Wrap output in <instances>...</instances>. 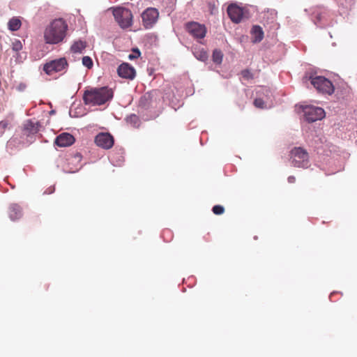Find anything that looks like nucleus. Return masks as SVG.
Returning a JSON list of instances; mask_svg holds the SVG:
<instances>
[{"label": "nucleus", "mask_w": 357, "mask_h": 357, "mask_svg": "<svg viewBox=\"0 0 357 357\" xmlns=\"http://www.w3.org/2000/svg\"><path fill=\"white\" fill-rule=\"evenodd\" d=\"M68 25L61 18L54 20L44 31L46 43L55 45L62 42L66 37Z\"/></svg>", "instance_id": "obj_1"}, {"label": "nucleus", "mask_w": 357, "mask_h": 357, "mask_svg": "<svg viewBox=\"0 0 357 357\" xmlns=\"http://www.w3.org/2000/svg\"><path fill=\"white\" fill-rule=\"evenodd\" d=\"M113 98V91L107 87H91L86 89L83 95L85 105H102Z\"/></svg>", "instance_id": "obj_2"}, {"label": "nucleus", "mask_w": 357, "mask_h": 357, "mask_svg": "<svg viewBox=\"0 0 357 357\" xmlns=\"http://www.w3.org/2000/svg\"><path fill=\"white\" fill-rule=\"evenodd\" d=\"M113 15L122 29L128 28L132 25V14L129 9L123 7L114 8Z\"/></svg>", "instance_id": "obj_3"}, {"label": "nucleus", "mask_w": 357, "mask_h": 357, "mask_svg": "<svg viewBox=\"0 0 357 357\" xmlns=\"http://www.w3.org/2000/svg\"><path fill=\"white\" fill-rule=\"evenodd\" d=\"M310 80L318 92L331 95L334 92L332 82L323 76H310Z\"/></svg>", "instance_id": "obj_4"}, {"label": "nucleus", "mask_w": 357, "mask_h": 357, "mask_svg": "<svg viewBox=\"0 0 357 357\" xmlns=\"http://www.w3.org/2000/svg\"><path fill=\"white\" fill-rule=\"evenodd\" d=\"M291 164L296 167L307 168L310 166L308 153L301 147L291 151Z\"/></svg>", "instance_id": "obj_5"}, {"label": "nucleus", "mask_w": 357, "mask_h": 357, "mask_svg": "<svg viewBox=\"0 0 357 357\" xmlns=\"http://www.w3.org/2000/svg\"><path fill=\"white\" fill-rule=\"evenodd\" d=\"M259 97L254 100V105L259 109L270 108L272 105V93L267 88H261L258 91Z\"/></svg>", "instance_id": "obj_6"}, {"label": "nucleus", "mask_w": 357, "mask_h": 357, "mask_svg": "<svg viewBox=\"0 0 357 357\" xmlns=\"http://www.w3.org/2000/svg\"><path fill=\"white\" fill-rule=\"evenodd\" d=\"M303 112L305 119L309 123L321 120L325 116V112L321 107L313 105L304 106Z\"/></svg>", "instance_id": "obj_7"}, {"label": "nucleus", "mask_w": 357, "mask_h": 357, "mask_svg": "<svg viewBox=\"0 0 357 357\" xmlns=\"http://www.w3.org/2000/svg\"><path fill=\"white\" fill-rule=\"evenodd\" d=\"M68 67V62L65 58H59L46 63L44 65L43 70L47 75L53 73H59L66 70Z\"/></svg>", "instance_id": "obj_8"}, {"label": "nucleus", "mask_w": 357, "mask_h": 357, "mask_svg": "<svg viewBox=\"0 0 357 357\" xmlns=\"http://www.w3.org/2000/svg\"><path fill=\"white\" fill-rule=\"evenodd\" d=\"M159 13L156 8H148L142 14V23L146 29H151L157 22Z\"/></svg>", "instance_id": "obj_9"}, {"label": "nucleus", "mask_w": 357, "mask_h": 357, "mask_svg": "<svg viewBox=\"0 0 357 357\" xmlns=\"http://www.w3.org/2000/svg\"><path fill=\"white\" fill-rule=\"evenodd\" d=\"M186 29L190 35L197 39H203L206 33L205 26L195 22L188 23Z\"/></svg>", "instance_id": "obj_10"}, {"label": "nucleus", "mask_w": 357, "mask_h": 357, "mask_svg": "<svg viewBox=\"0 0 357 357\" xmlns=\"http://www.w3.org/2000/svg\"><path fill=\"white\" fill-rule=\"evenodd\" d=\"M95 142L98 146L109 149L114 144V138L109 133L101 132L96 135Z\"/></svg>", "instance_id": "obj_11"}, {"label": "nucleus", "mask_w": 357, "mask_h": 357, "mask_svg": "<svg viewBox=\"0 0 357 357\" xmlns=\"http://www.w3.org/2000/svg\"><path fill=\"white\" fill-rule=\"evenodd\" d=\"M118 75L123 78L133 79L136 72L135 68L127 63L121 64L117 68Z\"/></svg>", "instance_id": "obj_12"}, {"label": "nucleus", "mask_w": 357, "mask_h": 357, "mask_svg": "<svg viewBox=\"0 0 357 357\" xmlns=\"http://www.w3.org/2000/svg\"><path fill=\"white\" fill-rule=\"evenodd\" d=\"M227 14L233 22L239 23L243 18V12L241 7L231 4L227 8Z\"/></svg>", "instance_id": "obj_13"}, {"label": "nucleus", "mask_w": 357, "mask_h": 357, "mask_svg": "<svg viewBox=\"0 0 357 357\" xmlns=\"http://www.w3.org/2000/svg\"><path fill=\"white\" fill-rule=\"evenodd\" d=\"M75 142L74 137L67 132H63L55 139V144L59 147H66L72 145Z\"/></svg>", "instance_id": "obj_14"}, {"label": "nucleus", "mask_w": 357, "mask_h": 357, "mask_svg": "<svg viewBox=\"0 0 357 357\" xmlns=\"http://www.w3.org/2000/svg\"><path fill=\"white\" fill-rule=\"evenodd\" d=\"M40 127L38 121L29 119L24 124V132L27 135H34L39 131Z\"/></svg>", "instance_id": "obj_15"}, {"label": "nucleus", "mask_w": 357, "mask_h": 357, "mask_svg": "<svg viewBox=\"0 0 357 357\" xmlns=\"http://www.w3.org/2000/svg\"><path fill=\"white\" fill-rule=\"evenodd\" d=\"M8 215L12 221L19 220L22 216V208L17 204H13L9 206Z\"/></svg>", "instance_id": "obj_16"}, {"label": "nucleus", "mask_w": 357, "mask_h": 357, "mask_svg": "<svg viewBox=\"0 0 357 357\" xmlns=\"http://www.w3.org/2000/svg\"><path fill=\"white\" fill-rule=\"evenodd\" d=\"M252 41L255 43H259L264 38V31L259 25H255L251 29Z\"/></svg>", "instance_id": "obj_17"}, {"label": "nucleus", "mask_w": 357, "mask_h": 357, "mask_svg": "<svg viewBox=\"0 0 357 357\" xmlns=\"http://www.w3.org/2000/svg\"><path fill=\"white\" fill-rule=\"evenodd\" d=\"M22 25L21 21L17 17L11 18L8 22V28L12 31H16L20 29Z\"/></svg>", "instance_id": "obj_18"}, {"label": "nucleus", "mask_w": 357, "mask_h": 357, "mask_svg": "<svg viewBox=\"0 0 357 357\" xmlns=\"http://www.w3.org/2000/svg\"><path fill=\"white\" fill-rule=\"evenodd\" d=\"M86 47V43L82 40L75 41L71 46L70 50L73 53H82Z\"/></svg>", "instance_id": "obj_19"}, {"label": "nucleus", "mask_w": 357, "mask_h": 357, "mask_svg": "<svg viewBox=\"0 0 357 357\" xmlns=\"http://www.w3.org/2000/svg\"><path fill=\"white\" fill-rule=\"evenodd\" d=\"M127 123H130L135 128H138L139 126V119L135 114H131L126 119Z\"/></svg>", "instance_id": "obj_20"}, {"label": "nucleus", "mask_w": 357, "mask_h": 357, "mask_svg": "<svg viewBox=\"0 0 357 357\" xmlns=\"http://www.w3.org/2000/svg\"><path fill=\"white\" fill-rule=\"evenodd\" d=\"M213 61L217 64H220L222 61L223 54L220 50H215L213 52Z\"/></svg>", "instance_id": "obj_21"}, {"label": "nucleus", "mask_w": 357, "mask_h": 357, "mask_svg": "<svg viewBox=\"0 0 357 357\" xmlns=\"http://www.w3.org/2000/svg\"><path fill=\"white\" fill-rule=\"evenodd\" d=\"M194 55L198 60L202 61H205L208 59V54L204 50L195 52Z\"/></svg>", "instance_id": "obj_22"}, {"label": "nucleus", "mask_w": 357, "mask_h": 357, "mask_svg": "<svg viewBox=\"0 0 357 357\" xmlns=\"http://www.w3.org/2000/svg\"><path fill=\"white\" fill-rule=\"evenodd\" d=\"M82 64L87 68H91L93 65L92 59L88 56L82 58Z\"/></svg>", "instance_id": "obj_23"}, {"label": "nucleus", "mask_w": 357, "mask_h": 357, "mask_svg": "<svg viewBox=\"0 0 357 357\" xmlns=\"http://www.w3.org/2000/svg\"><path fill=\"white\" fill-rule=\"evenodd\" d=\"M12 49L15 52H19L22 49V44L20 40H15L12 44Z\"/></svg>", "instance_id": "obj_24"}, {"label": "nucleus", "mask_w": 357, "mask_h": 357, "mask_svg": "<svg viewBox=\"0 0 357 357\" xmlns=\"http://www.w3.org/2000/svg\"><path fill=\"white\" fill-rule=\"evenodd\" d=\"M212 211L215 215H221L224 213L225 208L221 205H215L213 207Z\"/></svg>", "instance_id": "obj_25"}, {"label": "nucleus", "mask_w": 357, "mask_h": 357, "mask_svg": "<svg viewBox=\"0 0 357 357\" xmlns=\"http://www.w3.org/2000/svg\"><path fill=\"white\" fill-rule=\"evenodd\" d=\"M140 54H141V53H140V51L139 50V49L134 48V49H132V53L129 54L128 58H129V59L132 60V59L139 57Z\"/></svg>", "instance_id": "obj_26"}, {"label": "nucleus", "mask_w": 357, "mask_h": 357, "mask_svg": "<svg viewBox=\"0 0 357 357\" xmlns=\"http://www.w3.org/2000/svg\"><path fill=\"white\" fill-rule=\"evenodd\" d=\"M325 15H326L325 13L324 14H322V13L317 14L316 16V20L314 21V24L317 26H320L322 21H324V20L325 19Z\"/></svg>", "instance_id": "obj_27"}, {"label": "nucleus", "mask_w": 357, "mask_h": 357, "mask_svg": "<svg viewBox=\"0 0 357 357\" xmlns=\"http://www.w3.org/2000/svg\"><path fill=\"white\" fill-rule=\"evenodd\" d=\"M8 121L3 120L0 122V137L4 133L6 129L8 128Z\"/></svg>", "instance_id": "obj_28"}, {"label": "nucleus", "mask_w": 357, "mask_h": 357, "mask_svg": "<svg viewBox=\"0 0 357 357\" xmlns=\"http://www.w3.org/2000/svg\"><path fill=\"white\" fill-rule=\"evenodd\" d=\"M241 75L243 78L246 79H251L252 77V75L251 73L248 70H244L241 72Z\"/></svg>", "instance_id": "obj_29"}, {"label": "nucleus", "mask_w": 357, "mask_h": 357, "mask_svg": "<svg viewBox=\"0 0 357 357\" xmlns=\"http://www.w3.org/2000/svg\"><path fill=\"white\" fill-rule=\"evenodd\" d=\"M26 86L24 83H20L17 87V89L20 91H23L26 89Z\"/></svg>", "instance_id": "obj_30"}, {"label": "nucleus", "mask_w": 357, "mask_h": 357, "mask_svg": "<svg viewBox=\"0 0 357 357\" xmlns=\"http://www.w3.org/2000/svg\"><path fill=\"white\" fill-rule=\"evenodd\" d=\"M295 177L294 176H290L288 177V182L290 183H293L295 182Z\"/></svg>", "instance_id": "obj_31"}, {"label": "nucleus", "mask_w": 357, "mask_h": 357, "mask_svg": "<svg viewBox=\"0 0 357 357\" xmlns=\"http://www.w3.org/2000/svg\"><path fill=\"white\" fill-rule=\"evenodd\" d=\"M48 190H47L46 191H45L44 193H46V194H51L54 192V189H51L49 191H47Z\"/></svg>", "instance_id": "obj_32"}]
</instances>
